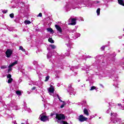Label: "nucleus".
Masks as SVG:
<instances>
[{"mask_svg": "<svg viewBox=\"0 0 124 124\" xmlns=\"http://www.w3.org/2000/svg\"><path fill=\"white\" fill-rule=\"evenodd\" d=\"M76 21H77V18H72L71 19V23H69V25L71 26H75L76 25Z\"/></svg>", "mask_w": 124, "mask_h": 124, "instance_id": "nucleus-5", "label": "nucleus"}, {"mask_svg": "<svg viewBox=\"0 0 124 124\" xmlns=\"http://www.w3.org/2000/svg\"><path fill=\"white\" fill-rule=\"evenodd\" d=\"M60 124H69L67 123V122L62 121L61 122Z\"/></svg>", "mask_w": 124, "mask_h": 124, "instance_id": "nucleus-20", "label": "nucleus"}, {"mask_svg": "<svg viewBox=\"0 0 124 124\" xmlns=\"http://www.w3.org/2000/svg\"><path fill=\"white\" fill-rule=\"evenodd\" d=\"M56 30H57L58 31L60 32V33H62V27L60 25H55V26Z\"/></svg>", "mask_w": 124, "mask_h": 124, "instance_id": "nucleus-6", "label": "nucleus"}, {"mask_svg": "<svg viewBox=\"0 0 124 124\" xmlns=\"http://www.w3.org/2000/svg\"><path fill=\"white\" fill-rule=\"evenodd\" d=\"M78 120L79 122H86V121L88 120V118L86 117H85L83 115H80L79 116Z\"/></svg>", "mask_w": 124, "mask_h": 124, "instance_id": "nucleus-4", "label": "nucleus"}, {"mask_svg": "<svg viewBox=\"0 0 124 124\" xmlns=\"http://www.w3.org/2000/svg\"><path fill=\"white\" fill-rule=\"evenodd\" d=\"M50 79V77L49 76L46 77V79L45 80V82H47Z\"/></svg>", "mask_w": 124, "mask_h": 124, "instance_id": "nucleus-19", "label": "nucleus"}, {"mask_svg": "<svg viewBox=\"0 0 124 124\" xmlns=\"http://www.w3.org/2000/svg\"><path fill=\"white\" fill-rule=\"evenodd\" d=\"M114 124H116L117 123V121H116V122H113Z\"/></svg>", "mask_w": 124, "mask_h": 124, "instance_id": "nucleus-35", "label": "nucleus"}, {"mask_svg": "<svg viewBox=\"0 0 124 124\" xmlns=\"http://www.w3.org/2000/svg\"><path fill=\"white\" fill-rule=\"evenodd\" d=\"M8 10H3L2 11V13H3V14H6V13H7L8 12Z\"/></svg>", "mask_w": 124, "mask_h": 124, "instance_id": "nucleus-27", "label": "nucleus"}, {"mask_svg": "<svg viewBox=\"0 0 124 124\" xmlns=\"http://www.w3.org/2000/svg\"><path fill=\"white\" fill-rule=\"evenodd\" d=\"M16 93L17 95H22V93L20 91H16Z\"/></svg>", "mask_w": 124, "mask_h": 124, "instance_id": "nucleus-11", "label": "nucleus"}, {"mask_svg": "<svg viewBox=\"0 0 124 124\" xmlns=\"http://www.w3.org/2000/svg\"><path fill=\"white\" fill-rule=\"evenodd\" d=\"M11 71H12V68H9L8 69V70L7 73H9L10 72H11Z\"/></svg>", "mask_w": 124, "mask_h": 124, "instance_id": "nucleus-28", "label": "nucleus"}, {"mask_svg": "<svg viewBox=\"0 0 124 124\" xmlns=\"http://www.w3.org/2000/svg\"><path fill=\"white\" fill-rule=\"evenodd\" d=\"M63 103H64V104H62V105L61 106L60 108H63L64 107V106L66 105L65 102L63 101Z\"/></svg>", "mask_w": 124, "mask_h": 124, "instance_id": "nucleus-18", "label": "nucleus"}, {"mask_svg": "<svg viewBox=\"0 0 124 124\" xmlns=\"http://www.w3.org/2000/svg\"><path fill=\"white\" fill-rule=\"evenodd\" d=\"M83 113L85 115H86L87 116H89L90 113H89V111L87 108H84L83 109Z\"/></svg>", "mask_w": 124, "mask_h": 124, "instance_id": "nucleus-8", "label": "nucleus"}, {"mask_svg": "<svg viewBox=\"0 0 124 124\" xmlns=\"http://www.w3.org/2000/svg\"><path fill=\"white\" fill-rule=\"evenodd\" d=\"M48 41L50 43H54V40H53L52 38H49L48 39Z\"/></svg>", "mask_w": 124, "mask_h": 124, "instance_id": "nucleus-13", "label": "nucleus"}, {"mask_svg": "<svg viewBox=\"0 0 124 124\" xmlns=\"http://www.w3.org/2000/svg\"><path fill=\"white\" fill-rule=\"evenodd\" d=\"M104 49H105V46H102L101 47V49L102 50V51H103V50H104Z\"/></svg>", "mask_w": 124, "mask_h": 124, "instance_id": "nucleus-30", "label": "nucleus"}, {"mask_svg": "<svg viewBox=\"0 0 124 124\" xmlns=\"http://www.w3.org/2000/svg\"><path fill=\"white\" fill-rule=\"evenodd\" d=\"M12 81H13V78H9V79L8 80V83L10 84L12 83Z\"/></svg>", "mask_w": 124, "mask_h": 124, "instance_id": "nucleus-15", "label": "nucleus"}, {"mask_svg": "<svg viewBox=\"0 0 124 124\" xmlns=\"http://www.w3.org/2000/svg\"><path fill=\"white\" fill-rule=\"evenodd\" d=\"M57 97L58 98V99H60L61 98L60 97V96L59 95V94H57Z\"/></svg>", "mask_w": 124, "mask_h": 124, "instance_id": "nucleus-33", "label": "nucleus"}, {"mask_svg": "<svg viewBox=\"0 0 124 124\" xmlns=\"http://www.w3.org/2000/svg\"><path fill=\"white\" fill-rule=\"evenodd\" d=\"M95 89H96L95 86H92L90 89V91H93V90H95Z\"/></svg>", "mask_w": 124, "mask_h": 124, "instance_id": "nucleus-21", "label": "nucleus"}, {"mask_svg": "<svg viewBox=\"0 0 124 124\" xmlns=\"http://www.w3.org/2000/svg\"><path fill=\"white\" fill-rule=\"evenodd\" d=\"M55 119H56L58 121H61V120H65V116L63 114H62V113L58 114V113H56V114Z\"/></svg>", "mask_w": 124, "mask_h": 124, "instance_id": "nucleus-1", "label": "nucleus"}, {"mask_svg": "<svg viewBox=\"0 0 124 124\" xmlns=\"http://www.w3.org/2000/svg\"><path fill=\"white\" fill-rule=\"evenodd\" d=\"M52 49H56V46L54 45H50Z\"/></svg>", "mask_w": 124, "mask_h": 124, "instance_id": "nucleus-24", "label": "nucleus"}, {"mask_svg": "<svg viewBox=\"0 0 124 124\" xmlns=\"http://www.w3.org/2000/svg\"><path fill=\"white\" fill-rule=\"evenodd\" d=\"M57 113H56V112L54 111L53 112H51L50 113V117H53L54 115H56Z\"/></svg>", "mask_w": 124, "mask_h": 124, "instance_id": "nucleus-23", "label": "nucleus"}, {"mask_svg": "<svg viewBox=\"0 0 124 124\" xmlns=\"http://www.w3.org/2000/svg\"><path fill=\"white\" fill-rule=\"evenodd\" d=\"M118 1L120 5H123V6H124V3L123 0H118Z\"/></svg>", "mask_w": 124, "mask_h": 124, "instance_id": "nucleus-9", "label": "nucleus"}, {"mask_svg": "<svg viewBox=\"0 0 124 124\" xmlns=\"http://www.w3.org/2000/svg\"><path fill=\"white\" fill-rule=\"evenodd\" d=\"M97 15L99 16L100 15V8H98L96 11Z\"/></svg>", "mask_w": 124, "mask_h": 124, "instance_id": "nucleus-12", "label": "nucleus"}, {"mask_svg": "<svg viewBox=\"0 0 124 124\" xmlns=\"http://www.w3.org/2000/svg\"><path fill=\"white\" fill-rule=\"evenodd\" d=\"M12 66H13L12 64H11L9 65L8 67H9V68H11V67H12Z\"/></svg>", "mask_w": 124, "mask_h": 124, "instance_id": "nucleus-32", "label": "nucleus"}, {"mask_svg": "<svg viewBox=\"0 0 124 124\" xmlns=\"http://www.w3.org/2000/svg\"><path fill=\"white\" fill-rule=\"evenodd\" d=\"M32 91H34V90H36V87H33L31 88Z\"/></svg>", "mask_w": 124, "mask_h": 124, "instance_id": "nucleus-31", "label": "nucleus"}, {"mask_svg": "<svg viewBox=\"0 0 124 124\" xmlns=\"http://www.w3.org/2000/svg\"><path fill=\"white\" fill-rule=\"evenodd\" d=\"M10 17H11L12 18H14V14L12 13L10 14Z\"/></svg>", "mask_w": 124, "mask_h": 124, "instance_id": "nucleus-26", "label": "nucleus"}, {"mask_svg": "<svg viewBox=\"0 0 124 124\" xmlns=\"http://www.w3.org/2000/svg\"><path fill=\"white\" fill-rule=\"evenodd\" d=\"M11 77H12V76H11V74H9L7 76V78L8 79H10L12 78Z\"/></svg>", "mask_w": 124, "mask_h": 124, "instance_id": "nucleus-22", "label": "nucleus"}, {"mask_svg": "<svg viewBox=\"0 0 124 124\" xmlns=\"http://www.w3.org/2000/svg\"><path fill=\"white\" fill-rule=\"evenodd\" d=\"M46 30L47 31H49L51 33H54V31H53V29H52L51 28H47Z\"/></svg>", "mask_w": 124, "mask_h": 124, "instance_id": "nucleus-10", "label": "nucleus"}, {"mask_svg": "<svg viewBox=\"0 0 124 124\" xmlns=\"http://www.w3.org/2000/svg\"><path fill=\"white\" fill-rule=\"evenodd\" d=\"M100 86H101V87H103V85H102V84H100Z\"/></svg>", "mask_w": 124, "mask_h": 124, "instance_id": "nucleus-36", "label": "nucleus"}, {"mask_svg": "<svg viewBox=\"0 0 124 124\" xmlns=\"http://www.w3.org/2000/svg\"><path fill=\"white\" fill-rule=\"evenodd\" d=\"M24 23L26 25H30V24H31V21L30 20H25Z\"/></svg>", "mask_w": 124, "mask_h": 124, "instance_id": "nucleus-14", "label": "nucleus"}, {"mask_svg": "<svg viewBox=\"0 0 124 124\" xmlns=\"http://www.w3.org/2000/svg\"><path fill=\"white\" fill-rule=\"evenodd\" d=\"M12 54H13V50L10 49H7V50L5 52V55L7 58H10Z\"/></svg>", "mask_w": 124, "mask_h": 124, "instance_id": "nucleus-3", "label": "nucleus"}, {"mask_svg": "<svg viewBox=\"0 0 124 124\" xmlns=\"http://www.w3.org/2000/svg\"><path fill=\"white\" fill-rule=\"evenodd\" d=\"M59 99L60 101H61V102H63V101H62V100L61 99V98L60 99Z\"/></svg>", "mask_w": 124, "mask_h": 124, "instance_id": "nucleus-34", "label": "nucleus"}, {"mask_svg": "<svg viewBox=\"0 0 124 124\" xmlns=\"http://www.w3.org/2000/svg\"><path fill=\"white\" fill-rule=\"evenodd\" d=\"M18 63V61H16L12 63V65H13V66H14L15 64H17Z\"/></svg>", "mask_w": 124, "mask_h": 124, "instance_id": "nucleus-25", "label": "nucleus"}, {"mask_svg": "<svg viewBox=\"0 0 124 124\" xmlns=\"http://www.w3.org/2000/svg\"><path fill=\"white\" fill-rule=\"evenodd\" d=\"M38 17H42V13H40L38 15Z\"/></svg>", "mask_w": 124, "mask_h": 124, "instance_id": "nucleus-29", "label": "nucleus"}, {"mask_svg": "<svg viewBox=\"0 0 124 124\" xmlns=\"http://www.w3.org/2000/svg\"><path fill=\"white\" fill-rule=\"evenodd\" d=\"M19 49L22 51V52H25V51H26V50L22 46H19Z\"/></svg>", "mask_w": 124, "mask_h": 124, "instance_id": "nucleus-16", "label": "nucleus"}, {"mask_svg": "<svg viewBox=\"0 0 124 124\" xmlns=\"http://www.w3.org/2000/svg\"><path fill=\"white\" fill-rule=\"evenodd\" d=\"M39 119L41 121V122H47H47H49V117L46 115H44L43 113L40 115Z\"/></svg>", "mask_w": 124, "mask_h": 124, "instance_id": "nucleus-2", "label": "nucleus"}, {"mask_svg": "<svg viewBox=\"0 0 124 124\" xmlns=\"http://www.w3.org/2000/svg\"><path fill=\"white\" fill-rule=\"evenodd\" d=\"M1 69H5L7 68V66L6 65H2L0 67Z\"/></svg>", "mask_w": 124, "mask_h": 124, "instance_id": "nucleus-17", "label": "nucleus"}, {"mask_svg": "<svg viewBox=\"0 0 124 124\" xmlns=\"http://www.w3.org/2000/svg\"><path fill=\"white\" fill-rule=\"evenodd\" d=\"M113 115V113H111V116Z\"/></svg>", "mask_w": 124, "mask_h": 124, "instance_id": "nucleus-37", "label": "nucleus"}, {"mask_svg": "<svg viewBox=\"0 0 124 124\" xmlns=\"http://www.w3.org/2000/svg\"><path fill=\"white\" fill-rule=\"evenodd\" d=\"M55 89H54V87H53V85H50V88L48 89V92L51 93H53Z\"/></svg>", "mask_w": 124, "mask_h": 124, "instance_id": "nucleus-7", "label": "nucleus"}, {"mask_svg": "<svg viewBox=\"0 0 124 124\" xmlns=\"http://www.w3.org/2000/svg\"><path fill=\"white\" fill-rule=\"evenodd\" d=\"M21 124H25L24 123H21Z\"/></svg>", "mask_w": 124, "mask_h": 124, "instance_id": "nucleus-39", "label": "nucleus"}, {"mask_svg": "<svg viewBox=\"0 0 124 124\" xmlns=\"http://www.w3.org/2000/svg\"><path fill=\"white\" fill-rule=\"evenodd\" d=\"M118 105H121V104H118Z\"/></svg>", "mask_w": 124, "mask_h": 124, "instance_id": "nucleus-38", "label": "nucleus"}]
</instances>
